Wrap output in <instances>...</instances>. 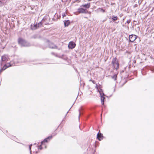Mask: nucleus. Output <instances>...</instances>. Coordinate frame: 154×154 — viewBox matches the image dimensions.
<instances>
[{"instance_id": "nucleus-6", "label": "nucleus", "mask_w": 154, "mask_h": 154, "mask_svg": "<svg viewBox=\"0 0 154 154\" xmlns=\"http://www.w3.org/2000/svg\"><path fill=\"white\" fill-rule=\"evenodd\" d=\"M75 44L73 42H69L68 45L69 48L70 49H72L75 47Z\"/></svg>"}, {"instance_id": "nucleus-29", "label": "nucleus", "mask_w": 154, "mask_h": 154, "mask_svg": "<svg viewBox=\"0 0 154 154\" xmlns=\"http://www.w3.org/2000/svg\"><path fill=\"white\" fill-rule=\"evenodd\" d=\"M0 64H1V66L2 65V63H0Z\"/></svg>"}, {"instance_id": "nucleus-27", "label": "nucleus", "mask_w": 154, "mask_h": 154, "mask_svg": "<svg viewBox=\"0 0 154 154\" xmlns=\"http://www.w3.org/2000/svg\"><path fill=\"white\" fill-rule=\"evenodd\" d=\"M67 0H61L62 2H64L66 1Z\"/></svg>"}, {"instance_id": "nucleus-22", "label": "nucleus", "mask_w": 154, "mask_h": 154, "mask_svg": "<svg viewBox=\"0 0 154 154\" xmlns=\"http://www.w3.org/2000/svg\"><path fill=\"white\" fill-rule=\"evenodd\" d=\"M131 22V20H128L125 23V24H126V23H128V24H129L130 23V22Z\"/></svg>"}, {"instance_id": "nucleus-30", "label": "nucleus", "mask_w": 154, "mask_h": 154, "mask_svg": "<svg viewBox=\"0 0 154 154\" xmlns=\"http://www.w3.org/2000/svg\"><path fill=\"white\" fill-rule=\"evenodd\" d=\"M66 59V57L65 58H64V59Z\"/></svg>"}, {"instance_id": "nucleus-5", "label": "nucleus", "mask_w": 154, "mask_h": 154, "mask_svg": "<svg viewBox=\"0 0 154 154\" xmlns=\"http://www.w3.org/2000/svg\"><path fill=\"white\" fill-rule=\"evenodd\" d=\"M13 66V65H12L11 64L8 63L6 64H5L3 67L2 68H1L0 71V72H1L2 71L5 70L6 68L8 67H9L10 66Z\"/></svg>"}, {"instance_id": "nucleus-11", "label": "nucleus", "mask_w": 154, "mask_h": 154, "mask_svg": "<svg viewBox=\"0 0 154 154\" xmlns=\"http://www.w3.org/2000/svg\"><path fill=\"white\" fill-rule=\"evenodd\" d=\"M103 134L101 133H98L97 135V138L99 141L103 139Z\"/></svg>"}, {"instance_id": "nucleus-2", "label": "nucleus", "mask_w": 154, "mask_h": 154, "mask_svg": "<svg viewBox=\"0 0 154 154\" xmlns=\"http://www.w3.org/2000/svg\"><path fill=\"white\" fill-rule=\"evenodd\" d=\"M18 42L22 46L28 47L30 45L29 43L21 38H19Z\"/></svg>"}, {"instance_id": "nucleus-15", "label": "nucleus", "mask_w": 154, "mask_h": 154, "mask_svg": "<svg viewBox=\"0 0 154 154\" xmlns=\"http://www.w3.org/2000/svg\"><path fill=\"white\" fill-rule=\"evenodd\" d=\"M81 7H83L87 9L89 8L90 7V3H89L87 4L82 5L81 6Z\"/></svg>"}, {"instance_id": "nucleus-18", "label": "nucleus", "mask_w": 154, "mask_h": 154, "mask_svg": "<svg viewBox=\"0 0 154 154\" xmlns=\"http://www.w3.org/2000/svg\"><path fill=\"white\" fill-rule=\"evenodd\" d=\"M97 10L98 12H102L103 13H104L105 12L104 10L100 8H99Z\"/></svg>"}, {"instance_id": "nucleus-21", "label": "nucleus", "mask_w": 154, "mask_h": 154, "mask_svg": "<svg viewBox=\"0 0 154 154\" xmlns=\"http://www.w3.org/2000/svg\"><path fill=\"white\" fill-rule=\"evenodd\" d=\"M62 16L63 18L64 17L66 16V15L65 12H63L62 13Z\"/></svg>"}, {"instance_id": "nucleus-7", "label": "nucleus", "mask_w": 154, "mask_h": 154, "mask_svg": "<svg viewBox=\"0 0 154 154\" xmlns=\"http://www.w3.org/2000/svg\"><path fill=\"white\" fill-rule=\"evenodd\" d=\"M8 57L7 55L5 54L2 57L1 60L3 62H6L8 60Z\"/></svg>"}, {"instance_id": "nucleus-16", "label": "nucleus", "mask_w": 154, "mask_h": 154, "mask_svg": "<svg viewBox=\"0 0 154 154\" xmlns=\"http://www.w3.org/2000/svg\"><path fill=\"white\" fill-rule=\"evenodd\" d=\"M49 19V17L48 16H46L44 18H43L42 20V22H45V21L46 20H48Z\"/></svg>"}, {"instance_id": "nucleus-25", "label": "nucleus", "mask_w": 154, "mask_h": 154, "mask_svg": "<svg viewBox=\"0 0 154 154\" xmlns=\"http://www.w3.org/2000/svg\"><path fill=\"white\" fill-rule=\"evenodd\" d=\"M3 1H4L5 2H6V4L9 1L8 0H3Z\"/></svg>"}, {"instance_id": "nucleus-4", "label": "nucleus", "mask_w": 154, "mask_h": 154, "mask_svg": "<svg viewBox=\"0 0 154 154\" xmlns=\"http://www.w3.org/2000/svg\"><path fill=\"white\" fill-rule=\"evenodd\" d=\"M137 36L134 35H129V41L131 42H134L137 38Z\"/></svg>"}, {"instance_id": "nucleus-3", "label": "nucleus", "mask_w": 154, "mask_h": 154, "mask_svg": "<svg viewBox=\"0 0 154 154\" xmlns=\"http://www.w3.org/2000/svg\"><path fill=\"white\" fill-rule=\"evenodd\" d=\"M98 91L99 92V93L100 94L102 104L103 105L104 104V100L105 98V97H104L105 95L104 93L103 92V91L101 89L98 90Z\"/></svg>"}, {"instance_id": "nucleus-26", "label": "nucleus", "mask_w": 154, "mask_h": 154, "mask_svg": "<svg viewBox=\"0 0 154 154\" xmlns=\"http://www.w3.org/2000/svg\"><path fill=\"white\" fill-rule=\"evenodd\" d=\"M79 117H80V116L81 115V112L80 111V110H79Z\"/></svg>"}, {"instance_id": "nucleus-10", "label": "nucleus", "mask_w": 154, "mask_h": 154, "mask_svg": "<svg viewBox=\"0 0 154 154\" xmlns=\"http://www.w3.org/2000/svg\"><path fill=\"white\" fill-rule=\"evenodd\" d=\"M49 47L52 49H57V46L52 43H50L49 44Z\"/></svg>"}, {"instance_id": "nucleus-32", "label": "nucleus", "mask_w": 154, "mask_h": 154, "mask_svg": "<svg viewBox=\"0 0 154 154\" xmlns=\"http://www.w3.org/2000/svg\"><path fill=\"white\" fill-rule=\"evenodd\" d=\"M68 112V111L67 112V113Z\"/></svg>"}, {"instance_id": "nucleus-17", "label": "nucleus", "mask_w": 154, "mask_h": 154, "mask_svg": "<svg viewBox=\"0 0 154 154\" xmlns=\"http://www.w3.org/2000/svg\"><path fill=\"white\" fill-rule=\"evenodd\" d=\"M6 4V2H5L2 0V2L0 1V7L2 6L3 5H5Z\"/></svg>"}, {"instance_id": "nucleus-12", "label": "nucleus", "mask_w": 154, "mask_h": 154, "mask_svg": "<svg viewBox=\"0 0 154 154\" xmlns=\"http://www.w3.org/2000/svg\"><path fill=\"white\" fill-rule=\"evenodd\" d=\"M52 138V136H50L48 137L45 139L43 141H42L41 142V144H42L43 143L45 142H48V140H50Z\"/></svg>"}, {"instance_id": "nucleus-14", "label": "nucleus", "mask_w": 154, "mask_h": 154, "mask_svg": "<svg viewBox=\"0 0 154 154\" xmlns=\"http://www.w3.org/2000/svg\"><path fill=\"white\" fill-rule=\"evenodd\" d=\"M64 25L65 27H66L68 26L70 24V21L69 20H65L64 21Z\"/></svg>"}, {"instance_id": "nucleus-8", "label": "nucleus", "mask_w": 154, "mask_h": 154, "mask_svg": "<svg viewBox=\"0 0 154 154\" xmlns=\"http://www.w3.org/2000/svg\"><path fill=\"white\" fill-rule=\"evenodd\" d=\"M78 12L79 13H86L88 11L83 8H79L78 9Z\"/></svg>"}, {"instance_id": "nucleus-23", "label": "nucleus", "mask_w": 154, "mask_h": 154, "mask_svg": "<svg viewBox=\"0 0 154 154\" xmlns=\"http://www.w3.org/2000/svg\"><path fill=\"white\" fill-rule=\"evenodd\" d=\"M42 144H41V145L38 146V149H40V150L42 149Z\"/></svg>"}, {"instance_id": "nucleus-24", "label": "nucleus", "mask_w": 154, "mask_h": 154, "mask_svg": "<svg viewBox=\"0 0 154 154\" xmlns=\"http://www.w3.org/2000/svg\"><path fill=\"white\" fill-rule=\"evenodd\" d=\"M32 146V145L31 144L29 146V150L30 151V152L31 153V146Z\"/></svg>"}, {"instance_id": "nucleus-31", "label": "nucleus", "mask_w": 154, "mask_h": 154, "mask_svg": "<svg viewBox=\"0 0 154 154\" xmlns=\"http://www.w3.org/2000/svg\"><path fill=\"white\" fill-rule=\"evenodd\" d=\"M37 152H37V151H36V153H37Z\"/></svg>"}, {"instance_id": "nucleus-1", "label": "nucleus", "mask_w": 154, "mask_h": 154, "mask_svg": "<svg viewBox=\"0 0 154 154\" xmlns=\"http://www.w3.org/2000/svg\"><path fill=\"white\" fill-rule=\"evenodd\" d=\"M112 68L116 70L119 68V63L116 57L113 58L111 62Z\"/></svg>"}, {"instance_id": "nucleus-9", "label": "nucleus", "mask_w": 154, "mask_h": 154, "mask_svg": "<svg viewBox=\"0 0 154 154\" xmlns=\"http://www.w3.org/2000/svg\"><path fill=\"white\" fill-rule=\"evenodd\" d=\"M42 25V23L41 22H40L39 23L34 25V26L32 27V29H36L39 27H40Z\"/></svg>"}, {"instance_id": "nucleus-20", "label": "nucleus", "mask_w": 154, "mask_h": 154, "mask_svg": "<svg viewBox=\"0 0 154 154\" xmlns=\"http://www.w3.org/2000/svg\"><path fill=\"white\" fill-rule=\"evenodd\" d=\"M117 78V75L115 74L112 77V78L114 80H116V79Z\"/></svg>"}, {"instance_id": "nucleus-28", "label": "nucleus", "mask_w": 154, "mask_h": 154, "mask_svg": "<svg viewBox=\"0 0 154 154\" xmlns=\"http://www.w3.org/2000/svg\"><path fill=\"white\" fill-rule=\"evenodd\" d=\"M54 55H55L56 56H57V55H56V54H55L54 53Z\"/></svg>"}, {"instance_id": "nucleus-13", "label": "nucleus", "mask_w": 154, "mask_h": 154, "mask_svg": "<svg viewBox=\"0 0 154 154\" xmlns=\"http://www.w3.org/2000/svg\"><path fill=\"white\" fill-rule=\"evenodd\" d=\"M20 59H14V65L16 63H20L22 62V61Z\"/></svg>"}, {"instance_id": "nucleus-19", "label": "nucleus", "mask_w": 154, "mask_h": 154, "mask_svg": "<svg viewBox=\"0 0 154 154\" xmlns=\"http://www.w3.org/2000/svg\"><path fill=\"white\" fill-rule=\"evenodd\" d=\"M118 17L117 16H112V20L114 21H115L117 19Z\"/></svg>"}]
</instances>
